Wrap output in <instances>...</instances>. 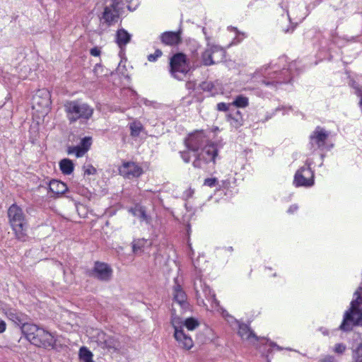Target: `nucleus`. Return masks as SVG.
<instances>
[{
  "mask_svg": "<svg viewBox=\"0 0 362 362\" xmlns=\"http://www.w3.org/2000/svg\"><path fill=\"white\" fill-rule=\"evenodd\" d=\"M131 211L132 212L134 216H137L141 221H144L146 223L150 222L151 218L149 216L147 215L145 208L144 206H136L134 209H132Z\"/></svg>",
  "mask_w": 362,
  "mask_h": 362,
  "instance_id": "27",
  "label": "nucleus"
},
{
  "mask_svg": "<svg viewBox=\"0 0 362 362\" xmlns=\"http://www.w3.org/2000/svg\"><path fill=\"white\" fill-rule=\"evenodd\" d=\"M119 18V11L112 10L109 8H104V11L100 16L102 23L110 27L115 24Z\"/></svg>",
  "mask_w": 362,
  "mask_h": 362,
  "instance_id": "18",
  "label": "nucleus"
},
{
  "mask_svg": "<svg viewBox=\"0 0 362 362\" xmlns=\"http://www.w3.org/2000/svg\"><path fill=\"white\" fill-rule=\"evenodd\" d=\"M353 358L355 362H362V343L354 351Z\"/></svg>",
  "mask_w": 362,
  "mask_h": 362,
  "instance_id": "36",
  "label": "nucleus"
},
{
  "mask_svg": "<svg viewBox=\"0 0 362 362\" xmlns=\"http://www.w3.org/2000/svg\"><path fill=\"white\" fill-rule=\"evenodd\" d=\"M113 270L111 267L105 262L97 261L90 272V276L100 281H110L112 277Z\"/></svg>",
  "mask_w": 362,
  "mask_h": 362,
  "instance_id": "11",
  "label": "nucleus"
},
{
  "mask_svg": "<svg viewBox=\"0 0 362 362\" xmlns=\"http://www.w3.org/2000/svg\"><path fill=\"white\" fill-rule=\"evenodd\" d=\"M33 103L40 106H47L49 103V93L46 90H38L33 96Z\"/></svg>",
  "mask_w": 362,
  "mask_h": 362,
  "instance_id": "23",
  "label": "nucleus"
},
{
  "mask_svg": "<svg viewBox=\"0 0 362 362\" xmlns=\"http://www.w3.org/2000/svg\"><path fill=\"white\" fill-rule=\"evenodd\" d=\"M199 287L200 288H199L195 284L194 289L196 291L197 297L198 298L202 297V293L204 296L208 300H211L212 302L216 303L217 300L215 298V294L213 293L210 287L204 283L202 280L199 281Z\"/></svg>",
  "mask_w": 362,
  "mask_h": 362,
  "instance_id": "19",
  "label": "nucleus"
},
{
  "mask_svg": "<svg viewBox=\"0 0 362 362\" xmlns=\"http://www.w3.org/2000/svg\"><path fill=\"white\" fill-rule=\"evenodd\" d=\"M358 105H359V107L362 112V97H361V99L359 100Z\"/></svg>",
  "mask_w": 362,
  "mask_h": 362,
  "instance_id": "52",
  "label": "nucleus"
},
{
  "mask_svg": "<svg viewBox=\"0 0 362 362\" xmlns=\"http://www.w3.org/2000/svg\"><path fill=\"white\" fill-rule=\"evenodd\" d=\"M314 182V172L311 170L310 164L301 167L294 175L293 185L296 187H312Z\"/></svg>",
  "mask_w": 362,
  "mask_h": 362,
  "instance_id": "10",
  "label": "nucleus"
},
{
  "mask_svg": "<svg viewBox=\"0 0 362 362\" xmlns=\"http://www.w3.org/2000/svg\"><path fill=\"white\" fill-rule=\"evenodd\" d=\"M84 174L85 175H94L96 173V169L91 165L84 166Z\"/></svg>",
  "mask_w": 362,
  "mask_h": 362,
  "instance_id": "43",
  "label": "nucleus"
},
{
  "mask_svg": "<svg viewBox=\"0 0 362 362\" xmlns=\"http://www.w3.org/2000/svg\"><path fill=\"white\" fill-rule=\"evenodd\" d=\"M201 66L198 60H190L182 52H177L170 58L169 73L176 80L183 81L188 73Z\"/></svg>",
  "mask_w": 362,
  "mask_h": 362,
  "instance_id": "1",
  "label": "nucleus"
},
{
  "mask_svg": "<svg viewBox=\"0 0 362 362\" xmlns=\"http://www.w3.org/2000/svg\"><path fill=\"white\" fill-rule=\"evenodd\" d=\"M226 117L230 126L235 129H238L243 125L244 119L241 112L235 108L230 110Z\"/></svg>",
  "mask_w": 362,
  "mask_h": 362,
  "instance_id": "20",
  "label": "nucleus"
},
{
  "mask_svg": "<svg viewBox=\"0 0 362 362\" xmlns=\"http://www.w3.org/2000/svg\"><path fill=\"white\" fill-rule=\"evenodd\" d=\"M228 250H229L230 251H233V247H228Z\"/></svg>",
  "mask_w": 362,
  "mask_h": 362,
  "instance_id": "56",
  "label": "nucleus"
},
{
  "mask_svg": "<svg viewBox=\"0 0 362 362\" xmlns=\"http://www.w3.org/2000/svg\"><path fill=\"white\" fill-rule=\"evenodd\" d=\"M90 53L92 56L98 57L100 54V50L98 47L90 49Z\"/></svg>",
  "mask_w": 362,
  "mask_h": 362,
  "instance_id": "44",
  "label": "nucleus"
},
{
  "mask_svg": "<svg viewBox=\"0 0 362 362\" xmlns=\"http://www.w3.org/2000/svg\"><path fill=\"white\" fill-rule=\"evenodd\" d=\"M59 168L63 174L70 175L74 171V165L70 159L64 158L59 162Z\"/></svg>",
  "mask_w": 362,
  "mask_h": 362,
  "instance_id": "26",
  "label": "nucleus"
},
{
  "mask_svg": "<svg viewBox=\"0 0 362 362\" xmlns=\"http://www.w3.org/2000/svg\"><path fill=\"white\" fill-rule=\"evenodd\" d=\"M199 323L197 320L193 317L187 318L185 320L184 325L187 328L188 330H194L199 326Z\"/></svg>",
  "mask_w": 362,
  "mask_h": 362,
  "instance_id": "34",
  "label": "nucleus"
},
{
  "mask_svg": "<svg viewBox=\"0 0 362 362\" xmlns=\"http://www.w3.org/2000/svg\"><path fill=\"white\" fill-rule=\"evenodd\" d=\"M238 334L242 338L245 337L248 339L250 337H253L256 340H259V337L252 330L250 329V327L246 324H241L239 325Z\"/></svg>",
  "mask_w": 362,
  "mask_h": 362,
  "instance_id": "25",
  "label": "nucleus"
},
{
  "mask_svg": "<svg viewBox=\"0 0 362 362\" xmlns=\"http://www.w3.org/2000/svg\"><path fill=\"white\" fill-rule=\"evenodd\" d=\"M225 50L217 45H213L206 48L202 54V62L204 66H211L223 60L225 57Z\"/></svg>",
  "mask_w": 362,
  "mask_h": 362,
  "instance_id": "8",
  "label": "nucleus"
},
{
  "mask_svg": "<svg viewBox=\"0 0 362 362\" xmlns=\"http://www.w3.org/2000/svg\"><path fill=\"white\" fill-rule=\"evenodd\" d=\"M95 342L100 348L111 352H116L122 348V344L117 337L108 335L103 332H99L97 334Z\"/></svg>",
  "mask_w": 362,
  "mask_h": 362,
  "instance_id": "9",
  "label": "nucleus"
},
{
  "mask_svg": "<svg viewBox=\"0 0 362 362\" xmlns=\"http://www.w3.org/2000/svg\"><path fill=\"white\" fill-rule=\"evenodd\" d=\"M121 3V0H111V3L110 5L105 6V8H109L112 10H116L119 11V4Z\"/></svg>",
  "mask_w": 362,
  "mask_h": 362,
  "instance_id": "39",
  "label": "nucleus"
},
{
  "mask_svg": "<svg viewBox=\"0 0 362 362\" xmlns=\"http://www.w3.org/2000/svg\"><path fill=\"white\" fill-rule=\"evenodd\" d=\"M298 207L296 204H293L288 208L287 212L289 214H293L298 210Z\"/></svg>",
  "mask_w": 362,
  "mask_h": 362,
  "instance_id": "46",
  "label": "nucleus"
},
{
  "mask_svg": "<svg viewBox=\"0 0 362 362\" xmlns=\"http://www.w3.org/2000/svg\"><path fill=\"white\" fill-rule=\"evenodd\" d=\"M184 142L187 148L196 154L207 144V139L203 132H197L189 134Z\"/></svg>",
  "mask_w": 362,
  "mask_h": 362,
  "instance_id": "12",
  "label": "nucleus"
},
{
  "mask_svg": "<svg viewBox=\"0 0 362 362\" xmlns=\"http://www.w3.org/2000/svg\"><path fill=\"white\" fill-rule=\"evenodd\" d=\"M129 129L131 131V136L136 137L140 134L143 129V126L139 122H133L129 124Z\"/></svg>",
  "mask_w": 362,
  "mask_h": 362,
  "instance_id": "30",
  "label": "nucleus"
},
{
  "mask_svg": "<svg viewBox=\"0 0 362 362\" xmlns=\"http://www.w3.org/2000/svg\"><path fill=\"white\" fill-rule=\"evenodd\" d=\"M329 133L320 127H317L310 135V149L315 151L317 148H324Z\"/></svg>",
  "mask_w": 362,
  "mask_h": 362,
  "instance_id": "13",
  "label": "nucleus"
},
{
  "mask_svg": "<svg viewBox=\"0 0 362 362\" xmlns=\"http://www.w3.org/2000/svg\"><path fill=\"white\" fill-rule=\"evenodd\" d=\"M320 362H337L335 358L331 356H327Z\"/></svg>",
  "mask_w": 362,
  "mask_h": 362,
  "instance_id": "45",
  "label": "nucleus"
},
{
  "mask_svg": "<svg viewBox=\"0 0 362 362\" xmlns=\"http://www.w3.org/2000/svg\"><path fill=\"white\" fill-rule=\"evenodd\" d=\"M117 71H118L119 73H122V72H121V69H120V66H119L117 67Z\"/></svg>",
  "mask_w": 362,
  "mask_h": 362,
  "instance_id": "54",
  "label": "nucleus"
},
{
  "mask_svg": "<svg viewBox=\"0 0 362 362\" xmlns=\"http://www.w3.org/2000/svg\"><path fill=\"white\" fill-rule=\"evenodd\" d=\"M127 2H131L132 0H126Z\"/></svg>",
  "mask_w": 362,
  "mask_h": 362,
  "instance_id": "57",
  "label": "nucleus"
},
{
  "mask_svg": "<svg viewBox=\"0 0 362 362\" xmlns=\"http://www.w3.org/2000/svg\"><path fill=\"white\" fill-rule=\"evenodd\" d=\"M6 329V323L4 322V321L1 320L0 319V333H2L5 331Z\"/></svg>",
  "mask_w": 362,
  "mask_h": 362,
  "instance_id": "47",
  "label": "nucleus"
},
{
  "mask_svg": "<svg viewBox=\"0 0 362 362\" xmlns=\"http://www.w3.org/2000/svg\"><path fill=\"white\" fill-rule=\"evenodd\" d=\"M147 240L144 238L134 239L132 243V252L134 254L137 255L143 251V248L147 243Z\"/></svg>",
  "mask_w": 362,
  "mask_h": 362,
  "instance_id": "28",
  "label": "nucleus"
},
{
  "mask_svg": "<svg viewBox=\"0 0 362 362\" xmlns=\"http://www.w3.org/2000/svg\"><path fill=\"white\" fill-rule=\"evenodd\" d=\"M175 285L173 288V300L177 303L183 312L190 310V305L187 296L182 286L177 283V279H174Z\"/></svg>",
  "mask_w": 362,
  "mask_h": 362,
  "instance_id": "15",
  "label": "nucleus"
},
{
  "mask_svg": "<svg viewBox=\"0 0 362 362\" xmlns=\"http://www.w3.org/2000/svg\"><path fill=\"white\" fill-rule=\"evenodd\" d=\"M144 173L142 168L134 162H124L119 168V173L126 179L140 177Z\"/></svg>",
  "mask_w": 362,
  "mask_h": 362,
  "instance_id": "14",
  "label": "nucleus"
},
{
  "mask_svg": "<svg viewBox=\"0 0 362 362\" xmlns=\"http://www.w3.org/2000/svg\"><path fill=\"white\" fill-rule=\"evenodd\" d=\"M79 358L83 362H93L92 352L85 346L80 349Z\"/></svg>",
  "mask_w": 362,
  "mask_h": 362,
  "instance_id": "29",
  "label": "nucleus"
},
{
  "mask_svg": "<svg viewBox=\"0 0 362 362\" xmlns=\"http://www.w3.org/2000/svg\"><path fill=\"white\" fill-rule=\"evenodd\" d=\"M200 88L203 91L209 92L211 95H214L216 93L215 86L211 81H204L200 84Z\"/></svg>",
  "mask_w": 362,
  "mask_h": 362,
  "instance_id": "33",
  "label": "nucleus"
},
{
  "mask_svg": "<svg viewBox=\"0 0 362 362\" xmlns=\"http://www.w3.org/2000/svg\"><path fill=\"white\" fill-rule=\"evenodd\" d=\"M354 295L357 297L356 300L351 301V307L345 312L343 321L339 326V329L344 332H349L357 325L362 326V296L359 295L358 291Z\"/></svg>",
  "mask_w": 362,
  "mask_h": 362,
  "instance_id": "5",
  "label": "nucleus"
},
{
  "mask_svg": "<svg viewBox=\"0 0 362 362\" xmlns=\"http://www.w3.org/2000/svg\"><path fill=\"white\" fill-rule=\"evenodd\" d=\"M173 326L175 329L174 337L179 345L185 349H190L193 346V341L191 337L185 333L182 326H177L174 322H173Z\"/></svg>",
  "mask_w": 362,
  "mask_h": 362,
  "instance_id": "16",
  "label": "nucleus"
},
{
  "mask_svg": "<svg viewBox=\"0 0 362 362\" xmlns=\"http://www.w3.org/2000/svg\"><path fill=\"white\" fill-rule=\"evenodd\" d=\"M269 346H270L271 347H276V349H277L278 350H281V349H282V348H281V347H280L279 346H278L276 343H274V342H273V341H269Z\"/></svg>",
  "mask_w": 362,
  "mask_h": 362,
  "instance_id": "50",
  "label": "nucleus"
},
{
  "mask_svg": "<svg viewBox=\"0 0 362 362\" xmlns=\"http://www.w3.org/2000/svg\"><path fill=\"white\" fill-rule=\"evenodd\" d=\"M279 61H281V62H285L286 59L284 57H281L279 59Z\"/></svg>",
  "mask_w": 362,
  "mask_h": 362,
  "instance_id": "53",
  "label": "nucleus"
},
{
  "mask_svg": "<svg viewBox=\"0 0 362 362\" xmlns=\"http://www.w3.org/2000/svg\"><path fill=\"white\" fill-rule=\"evenodd\" d=\"M346 349V346L343 343L335 344L334 351L338 354H342Z\"/></svg>",
  "mask_w": 362,
  "mask_h": 362,
  "instance_id": "40",
  "label": "nucleus"
},
{
  "mask_svg": "<svg viewBox=\"0 0 362 362\" xmlns=\"http://www.w3.org/2000/svg\"><path fill=\"white\" fill-rule=\"evenodd\" d=\"M163 54V52L160 49H157L153 54H150L148 55V60L149 62H156L159 57H160Z\"/></svg>",
  "mask_w": 362,
  "mask_h": 362,
  "instance_id": "37",
  "label": "nucleus"
},
{
  "mask_svg": "<svg viewBox=\"0 0 362 362\" xmlns=\"http://www.w3.org/2000/svg\"><path fill=\"white\" fill-rule=\"evenodd\" d=\"M101 68V66L100 64H96L95 68H94V71L95 73H98V69Z\"/></svg>",
  "mask_w": 362,
  "mask_h": 362,
  "instance_id": "51",
  "label": "nucleus"
},
{
  "mask_svg": "<svg viewBox=\"0 0 362 362\" xmlns=\"http://www.w3.org/2000/svg\"><path fill=\"white\" fill-rule=\"evenodd\" d=\"M66 117L70 124L80 121L86 122L90 119L94 109L81 100H67L64 104Z\"/></svg>",
  "mask_w": 362,
  "mask_h": 362,
  "instance_id": "3",
  "label": "nucleus"
},
{
  "mask_svg": "<svg viewBox=\"0 0 362 362\" xmlns=\"http://www.w3.org/2000/svg\"><path fill=\"white\" fill-rule=\"evenodd\" d=\"M161 42L165 45L175 46L182 42L181 31H166L160 35Z\"/></svg>",
  "mask_w": 362,
  "mask_h": 362,
  "instance_id": "17",
  "label": "nucleus"
},
{
  "mask_svg": "<svg viewBox=\"0 0 362 362\" xmlns=\"http://www.w3.org/2000/svg\"><path fill=\"white\" fill-rule=\"evenodd\" d=\"M8 223L14 232L16 238L21 242L28 240V221L23 209L16 204H13L8 209Z\"/></svg>",
  "mask_w": 362,
  "mask_h": 362,
  "instance_id": "4",
  "label": "nucleus"
},
{
  "mask_svg": "<svg viewBox=\"0 0 362 362\" xmlns=\"http://www.w3.org/2000/svg\"><path fill=\"white\" fill-rule=\"evenodd\" d=\"M324 334H328V332L327 331H323L322 332Z\"/></svg>",
  "mask_w": 362,
  "mask_h": 362,
  "instance_id": "55",
  "label": "nucleus"
},
{
  "mask_svg": "<svg viewBox=\"0 0 362 362\" xmlns=\"http://www.w3.org/2000/svg\"><path fill=\"white\" fill-rule=\"evenodd\" d=\"M248 98L243 95L237 96L233 103H231L232 105H234L236 107H245L248 105Z\"/></svg>",
  "mask_w": 362,
  "mask_h": 362,
  "instance_id": "31",
  "label": "nucleus"
},
{
  "mask_svg": "<svg viewBox=\"0 0 362 362\" xmlns=\"http://www.w3.org/2000/svg\"><path fill=\"white\" fill-rule=\"evenodd\" d=\"M218 183V180L216 177L206 178L204 180V185L209 186L210 187L216 186Z\"/></svg>",
  "mask_w": 362,
  "mask_h": 362,
  "instance_id": "42",
  "label": "nucleus"
},
{
  "mask_svg": "<svg viewBox=\"0 0 362 362\" xmlns=\"http://www.w3.org/2000/svg\"><path fill=\"white\" fill-rule=\"evenodd\" d=\"M8 317L10 320L13 322L16 325H17L21 332L23 333V327L24 325H31V323H28L25 322L26 316L19 312H17L14 310H11L7 313Z\"/></svg>",
  "mask_w": 362,
  "mask_h": 362,
  "instance_id": "21",
  "label": "nucleus"
},
{
  "mask_svg": "<svg viewBox=\"0 0 362 362\" xmlns=\"http://www.w3.org/2000/svg\"><path fill=\"white\" fill-rule=\"evenodd\" d=\"M49 188L50 192L57 195L63 194L68 190V187L65 183L57 180L50 181Z\"/></svg>",
  "mask_w": 362,
  "mask_h": 362,
  "instance_id": "24",
  "label": "nucleus"
},
{
  "mask_svg": "<svg viewBox=\"0 0 362 362\" xmlns=\"http://www.w3.org/2000/svg\"><path fill=\"white\" fill-rule=\"evenodd\" d=\"M86 152L87 151H85L79 145H77L76 146H69L67 149V153L69 154L74 153L77 158L83 156Z\"/></svg>",
  "mask_w": 362,
  "mask_h": 362,
  "instance_id": "32",
  "label": "nucleus"
},
{
  "mask_svg": "<svg viewBox=\"0 0 362 362\" xmlns=\"http://www.w3.org/2000/svg\"><path fill=\"white\" fill-rule=\"evenodd\" d=\"M189 151H190L187 149V151H183L180 152L182 159L186 163H189L191 160V156L189 154Z\"/></svg>",
  "mask_w": 362,
  "mask_h": 362,
  "instance_id": "41",
  "label": "nucleus"
},
{
  "mask_svg": "<svg viewBox=\"0 0 362 362\" xmlns=\"http://www.w3.org/2000/svg\"><path fill=\"white\" fill-rule=\"evenodd\" d=\"M231 105H232L230 103H219L217 104L216 108L218 111H222V112L229 111L230 112V110L229 109V107Z\"/></svg>",
  "mask_w": 362,
  "mask_h": 362,
  "instance_id": "38",
  "label": "nucleus"
},
{
  "mask_svg": "<svg viewBox=\"0 0 362 362\" xmlns=\"http://www.w3.org/2000/svg\"><path fill=\"white\" fill-rule=\"evenodd\" d=\"M356 93L360 98V100H361V98H362V89L361 88H356Z\"/></svg>",
  "mask_w": 362,
  "mask_h": 362,
  "instance_id": "49",
  "label": "nucleus"
},
{
  "mask_svg": "<svg viewBox=\"0 0 362 362\" xmlns=\"http://www.w3.org/2000/svg\"><path fill=\"white\" fill-rule=\"evenodd\" d=\"M92 144V138L90 136H85L81 139L80 144H78L85 151H88Z\"/></svg>",
  "mask_w": 362,
  "mask_h": 362,
  "instance_id": "35",
  "label": "nucleus"
},
{
  "mask_svg": "<svg viewBox=\"0 0 362 362\" xmlns=\"http://www.w3.org/2000/svg\"><path fill=\"white\" fill-rule=\"evenodd\" d=\"M291 78L289 70L284 68L279 71L274 70L273 73H269L268 76L261 80L260 83L276 90L278 84L288 83Z\"/></svg>",
  "mask_w": 362,
  "mask_h": 362,
  "instance_id": "7",
  "label": "nucleus"
},
{
  "mask_svg": "<svg viewBox=\"0 0 362 362\" xmlns=\"http://www.w3.org/2000/svg\"><path fill=\"white\" fill-rule=\"evenodd\" d=\"M132 35L125 29L121 28L117 31L116 42L120 49H123L130 41Z\"/></svg>",
  "mask_w": 362,
  "mask_h": 362,
  "instance_id": "22",
  "label": "nucleus"
},
{
  "mask_svg": "<svg viewBox=\"0 0 362 362\" xmlns=\"http://www.w3.org/2000/svg\"><path fill=\"white\" fill-rule=\"evenodd\" d=\"M294 30V26H290V27H288L286 29H283V31L285 33H292L293 31Z\"/></svg>",
  "mask_w": 362,
  "mask_h": 362,
  "instance_id": "48",
  "label": "nucleus"
},
{
  "mask_svg": "<svg viewBox=\"0 0 362 362\" xmlns=\"http://www.w3.org/2000/svg\"><path fill=\"white\" fill-rule=\"evenodd\" d=\"M23 334L33 345L43 349H53L56 339L52 333L35 324L24 325Z\"/></svg>",
  "mask_w": 362,
  "mask_h": 362,
  "instance_id": "2",
  "label": "nucleus"
},
{
  "mask_svg": "<svg viewBox=\"0 0 362 362\" xmlns=\"http://www.w3.org/2000/svg\"><path fill=\"white\" fill-rule=\"evenodd\" d=\"M218 155V149L213 143L207 144L202 149L201 152L194 154L195 159L192 162V165L195 168H202L203 165L209 162L215 163V158Z\"/></svg>",
  "mask_w": 362,
  "mask_h": 362,
  "instance_id": "6",
  "label": "nucleus"
}]
</instances>
